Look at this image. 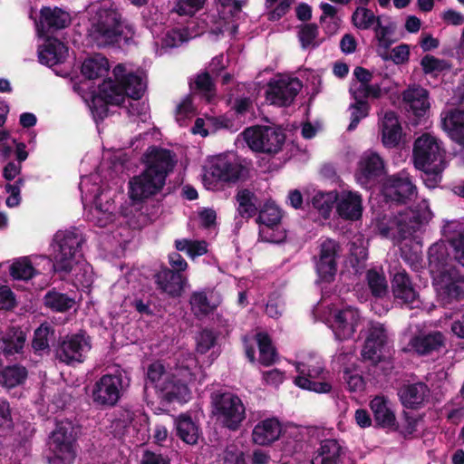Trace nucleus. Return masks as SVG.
<instances>
[{
	"label": "nucleus",
	"mask_w": 464,
	"mask_h": 464,
	"mask_svg": "<svg viewBox=\"0 0 464 464\" xmlns=\"http://www.w3.org/2000/svg\"><path fill=\"white\" fill-rule=\"evenodd\" d=\"M113 75L121 84L107 81L101 86L100 97H92L90 111L95 121H102L108 114V104L119 105L126 96L131 98L127 106L128 113L136 116L141 121L149 118V106L140 99L147 87L146 75L143 71L132 72L126 65L118 64L113 68Z\"/></svg>",
	"instance_id": "1"
},
{
	"label": "nucleus",
	"mask_w": 464,
	"mask_h": 464,
	"mask_svg": "<svg viewBox=\"0 0 464 464\" xmlns=\"http://www.w3.org/2000/svg\"><path fill=\"white\" fill-rule=\"evenodd\" d=\"M204 377L197 359L189 353L182 354L176 366L169 371L160 362H155L147 372L148 382L168 401H188L190 399L189 385L195 382H201Z\"/></svg>",
	"instance_id": "2"
},
{
	"label": "nucleus",
	"mask_w": 464,
	"mask_h": 464,
	"mask_svg": "<svg viewBox=\"0 0 464 464\" xmlns=\"http://www.w3.org/2000/svg\"><path fill=\"white\" fill-rule=\"evenodd\" d=\"M84 239L76 229L58 231L53 238V269L58 272H73V284L88 287L92 283L91 266L82 259L81 246Z\"/></svg>",
	"instance_id": "3"
},
{
	"label": "nucleus",
	"mask_w": 464,
	"mask_h": 464,
	"mask_svg": "<svg viewBox=\"0 0 464 464\" xmlns=\"http://www.w3.org/2000/svg\"><path fill=\"white\" fill-rule=\"evenodd\" d=\"M143 160L145 169L129 182V195L134 201H142L158 194L175 162L169 150L156 147L147 150Z\"/></svg>",
	"instance_id": "4"
},
{
	"label": "nucleus",
	"mask_w": 464,
	"mask_h": 464,
	"mask_svg": "<svg viewBox=\"0 0 464 464\" xmlns=\"http://www.w3.org/2000/svg\"><path fill=\"white\" fill-rule=\"evenodd\" d=\"M87 35L102 47L117 43L122 34L121 14L112 0H95L85 8Z\"/></svg>",
	"instance_id": "5"
},
{
	"label": "nucleus",
	"mask_w": 464,
	"mask_h": 464,
	"mask_svg": "<svg viewBox=\"0 0 464 464\" xmlns=\"http://www.w3.org/2000/svg\"><path fill=\"white\" fill-rule=\"evenodd\" d=\"M429 267L438 296L444 304L464 297V276L448 261L443 244L437 243L430 247Z\"/></svg>",
	"instance_id": "6"
},
{
	"label": "nucleus",
	"mask_w": 464,
	"mask_h": 464,
	"mask_svg": "<svg viewBox=\"0 0 464 464\" xmlns=\"http://www.w3.org/2000/svg\"><path fill=\"white\" fill-rule=\"evenodd\" d=\"M413 162L423 172L426 187L436 188L441 181V174L448 166L447 152L443 143L436 136L424 133L413 145Z\"/></svg>",
	"instance_id": "7"
},
{
	"label": "nucleus",
	"mask_w": 464,
	"mask_h": 464,
	"mask_svg": "<svg viewBox=\"0 0 464 464\" xmlns=\"http://www.w3.org/2000/svg\"><path fill=\"white\" fill-rule=\"evenodd\" d=\"M99 173L82 178V201L89 221L98 227H106L115 218L116 207L109 191L102 188Z\"/></svg>",
	"instance_id": "8"
},
{
	"label": "nucleus",
	"mask_w": 464,
	"mask_h": 464,
	"mask_svg": "<svg viewBox=\"0 0 464 464\" xmlns=\"http://www.w3.org/2000/svg\"><path fill=\"white\" fill-rule=\"evenodd\" d=\"M431 217L432 213L428 202L422 200L415 209H405L393 218L384 216L377 221L376 226L383 237L399 242L411 238Z\"/></svg>",
	"instance_id": "9"
},
{
	"label": "nucleus",
	"mask_w": 464,
	"mask_h": 464,
	"mask_svg": "<svg viewBox=\"0 0 464 464\" xmlns=\"http://www.w3.org/2000/svg\"><path fill=\"white\" fill-rule=\"evenodd\" d=\"M295 370L298 375L294 382L299 388L316 393H329L332 391V383L326 378L328 372L321 356L308 354L295 363Z\"/></svg>",
	"instance_id": "10"
},
{
	"label": "nucleus",
	"mask_w": 464,
	"mask_h": 464,
	"mask_svg": "<svg viewBox=\"0 0 464 464\" xmlns=\"http://www.w3.org/2000/svg\"><path fill=\"white\" fill-rule=\"evenodd\" d=\"M76 433V428L70 420L56 424L48 441L47 459L50 464H74Z\"/></svg>",
	"instance_id": "11"
},
{
	"label": "nucleus",
	"mask_w": 464,
	"mask_h": 464,
	"mask_svg": "<svg viewBox=\"0 0 464 464\" xmlns=\"http://www.w3.org/2000/svg\"><path fill=\"white\" fill-rule=\"evenodd\" d=\"M110 69L108 60L102 54H94L84 60L82 65V73L86 78L79 84L74 86L75 91L82 96L84 102L90 108L92 97H100L101 86L107 81L111 80L114 83L121 84V82L115 80L114 75L98 83L95 87V81H99L108 74Z\"/></svg>",
	"instance_id": "12"
},
{
	"label": "nucleus",
	"mask_w": 464,
	"mask_h": 464,
	"mask_svg": "<svg viewBox=\"0 0 464 464\" xmlns=\"http://www.w3.org/2000/svg\"><path fill=\"white\" fill-rule=\"evenodd\" d=\"M221 9L209 11L201 18L203 32H208L214 38H218L227 33L234 35L237 24L233 17L241 10V4L237 0H217Z\"/></svg>",
	"instance_id": "13"
},
{
	"label": "nucleus",
	"mask_w": 464,
	"mask_h": 464,
	"mask_svg": "<svg viewBox=\"0 0 464 464\" xmlns=\"http://www.w3.org/2000/svg\"><path fill=\"white\" fill-rule=\"evenodd\" d=\"M362 333L364 343L361 351L362 360L373 365L385 361L390 354L388 333L382 324L367 321Z\"/></svg>",
	"instance_id": "14"
},
{
	"label": "nucleus",
	"mask_w": 464,
	"mask_h": 464,
	"mask_svg": "<svg viewBox=\"0 0 464 464\" xmlns=\"http://www.w3.org/2000/svg\"><path fill=\"white\" fill-rule=\"evenodd\" d=\"M247 146L256 152L276 154L282 150L285 140L282 130L271 126H255L242 132Z\"/></svg>",
	"instance_id": "15"
},
{
	"label": "nucleus",
	"mask_w": 464,
	"mask_h": 464,
	"mask_svg": "<svg viewBox=\"0 0 464 464\" xmlns=\"http://www.w3.org/2000/svg\"><path fill=\"white\" fill-rule=\"evenodd\" d=\"M324 319L332 329L335 339L344 341L351 339L357 326L361 324L360 312L352 306L342 309L336 306H327L324 312Z\"/></svg>",
	"instance_id": "16"
},
{
	"label": "nucleus",
	"mask_w": 464,
	"mask_h": 464,
	"mask_svg": "<svg viewBox=\"0 0 464 464\" xmlns=\"http://www.w3.org/2000/svg\"><path fill=\"white\" fill-rule=\"evenodd\" d=\"M124 389L125 383L121 372L104 374L95 382L92 387V401L98 406H114L119 401Z\"/></svg>",
	"instance_id": "17"
},
{
	"label": "nucleus",
	"mask_w": 464,
	"mask_h": 464,
	"mask_svg": "<svg viewBox=\"0 0 464 464\" xmlns=\"http://www.w3.org/2000/svg\"><path fill=\"white\" fill-rule=\"evenodd\" d=\"M214 414L223 426L236 430L245 419L246 409L239 397L224 393L214 401Z\"/></svg>",
	"instance_id": "18"
},
{
	"label": "nucleus",
	"mask_w": 464,
	"mask_h": 464,
	"mask_svg": "<svg viewBox=\"0 0 464 464\" xmlns=\"http://www.w3.org/2000/svg\"><path fill=\"white\" fill-rule=\"evenodd\" d=\"M241 166L225 156L212 160L206 169L203 181L207 188L211 189L216 181L235 182L241 175Z\"/></svg>",
	"instance_id": "19"
},
{
	"label": "nucleus",
	"mask_w": 464,
	"mask_h": 464,
	"mask_svg": "<svg viewBox=\"0 0 464 464\" xmlns=\"http://www.w3.org/2000/svg\"><path fill=\"white\" fill-rule=\"evenodd\" d=\"M384 169L382 157L373 150H366L359 158L355 179L360 186L367 188L384 173Z\"/></svg>",
	"instance_id": "20"
},
{
	"label": "nucleus",
	"mask_w": 464,
	"mask_h": 464,
	"mask_svg": "<svg viewBox=\"0 0 464 464\" xmlns=\"http://www.w3.org/2000/svg\"><path fill=\"white\" fill-rule=\"evenodd\" d=\"M302 88L296 78L280 76L270 81L266 91V100L277 106L289 105Z\"/></svg>",
	"instance_id": "21"
},
{
	"label": "nucleus",
	"mask_w": 464,
	"mask_h": 464,
	"mask_svg": "<svg viewBox=\"0 0 464 464\" xmlns=\"http://www.w3.org/2000/svg\"><path fill=\"white\" fill-rule=\"evenodd\" d=\"M339 244L330 238L322 240L319 246L318 259L316 261V271L324 281H331L337 270V258L339 256Z\"/></svg>",
	"instance_id": "22"
},
{
	"label": "nucleus",
	"mask_w": 464,
	"mask_h": 464,
	"mask_svg": "<svg viewBox=\"0 0 464 464\" xmlns=\"http://www.w3.org/2000/svg\"><path fill=\"white\" fill-rule=\"evenodd\" d=\"M90 350L91 341L89 336L77 334L66 337L62 342L57 354L60 361L67 364H72L83 362Z\"/></svg>",
	"instance_id": "23"
},
{
	"label": "nucleus",
	"mask_w": 464,
	"mask_h": 464,
	"mask_svg": "<svg viewBox=\"0 0 464 464\" xmlns=\"http://www.w3.org/2000/svg\"><path fill=\"white\" fill-rule=\"evenodd\" d=\"M383 196L392 201H405L416 195V187L406 171L386 179L382 186Z\"/></svg>",
	"instance_id": "24"
},
{
	"label": "nucleus",
	"mask_w": 464,
	"mask_h": 464,
	"mask_svg": "<svg viewBox=\"0 0 464 464\" xmlns=\"http://www.w3.org/2000/svg\"><path fill=\"white\" fill-rule=\"evenodd\" d=\"M281 218V211L276 204L272 202L265 204L258 215V222L260 223L259 235L262 240L278 243L284 239L285 234L283 232L270 234V230L277 228Z\"/></svg>",
	"instance_id": "25"
},
{
	"label": "nucleus",
	"mask_w": 464,
	"mask_h": 464,
	"mask_svg": "<svg viewBox=\"0 0 464 464\" xmlns=\"http://www.w3.org/2000/svg\"><path fill=\"white\" fill-rule=\"evenodd\" d=\"M283 434V424L276 417L259 420L253 428L251 440L258 446H270L277 441Z\"/></svg>",
	"instance_id": "26"
},
{
	"label": "nucleus",
	"mask_w": 464,
	"mask_h": 464,
	"mask_svg": "<svg viewBox=\"0 0 464 464\" xmlns=\"http://www.w3.org/2000/svg\"><path fill=\"white\" fill-rule=\"evenodd\" d=\"M392 294L396 300L410 308L418 307L420 304L419 295L414 289L407 273L398 271L394 274L392 282Z\"/></svg>",
	"instance_id": "27"
},
{
	"label": "nucleus",
	"mask_w": 464,
	"mask_h": 464,
	"mask_svg": "<svg viewBox=\"0 0 464 464\" xmlns=\"http://www.w3.org/2000/svg\"><path fill=\"white\" fill-rule=\"evenodd\" d=\"M336 212L344 219H359L362 213V196L356 191L347 189L338 192Z\"/></svg>",
	"instance_id": "28"
},
{
	"label": "nucleus",
	"mask_w": 464,
	"mask_h": 464,
	"mask_svg": "<svg viewBox=\"0 0 464 464\" xmlns=\"http://www.w3.org/2000/svg\"><path fill=\"white\" fill-rule=\"evenodd\" d=\"M441 232L452 247L455 260L464 267V220H445Z\"/></svg>",
	"instance_id": "29"
},
{
	"label": "nucleus",
	"mask_w": 464,
	"mask_h": 464,
	"mask_svg": "<svg viewBox=\"0 0 464 464\" xmlns=\"http://www.w3.org/2000/svg\"><path fill=\"white\" fill-rule=\"evenodd\" d=\"M68 56L67 46L56 38L47 37L39 45L38 58L41 63L53 66L63 63Z\"/></svg>",
	"instance_id": "30"
},
{
	"label": "nucleus",
	"mask_w": 464,
	"mask_h": 464,
	"mask_svg": "<svg viewBox=\"0 0 464 464\" xmlns=\"http://www.w3.org/2000/svg\"><path fill=\"white\" fill-rule=\"evenodd\" d=\"M441 125L449 137L462 146L461 160L464 164V111L455 109L443 111Z\"/></svg>",
	"instance_id": "31"
},
{
	"label": "nucleus",
	"mask_w": 464,
	"mask_h": 464,
	"mask_svg": "<svg viewBox=\"0 0 464 464\" xmlns=\"http://www.w3.org/2000/svg\"><path fill=\"white\" fill-rule=\"evenodd\" d=\"M379 123L383 145L388 148L397 146L401 139L402 130L395 112H380Z\"/></svg>",
	"instance_id": "32"
},
{
	"label": "nucleus",
	"mask_w": 464,
	"mask_h": 464,
	"mask_svg": "<svg viewBox=\"0 0 464 464\" xmlns=\"http://www.w3.org/2000/svg\"><path fill=\"white\" fill-rule=\"evenodd\" d=\"M430 389L423 382L403 385L399 391L401 403L408 408L423 406L430 399Z\"/></svg>",
	"instance_id": "33"
},
{
	"label": "nucleus",
	"mask_w": 464,
	"mask_h": 464,
	"mask_svg": "<svg viewBox=\"0 0 464 464\" xmlns=\"http://www.w3.org/2000/svg\"><path fill=\"white\" fill-rule=\"evenodd\" d=\"M40 263L46 264L49 268H53L51 260L46 257H34L31 260L29 257H20L15 259L9 266L10 276L14 280L27 281L36 274V266Z\"/></svg>",
	"instance_id": "34"
},
{
	"label": "nucleus",
	"mask_w": 464,
	"mask_h": 464,
	"mask_svg": "<svg viewBox=\"0 0 464 464\" xmlns=\"http://www.w3.org/2000/svg\"><path fill=\"white\" fill-rule=\"evenodd\" d=\"M370 408L378 426L382 428H394L396 417L391 401L382 395L375 396L370 401Z\"/></svg>",
	"instance_id": "35"
},
{
	"label": "nucleus",
	"mask_w": 464,
	"mask_h": 464,
	"mask_svg": "<svg viewBox=\"0 0 464 464\" xmlns=\"http://www.w3.org/2000/svg\"><path fill=\"white\" fill-rule=\"evenodd\" d=\"M159 287L171 296H179L187 285L188 280L183 275L170 269H163L156 276Z\"/></svg>",
	"instance_id": "36"
},
{
	"label": "nucleus",
	"mask_w": 464,
	"mask_h": 464,
	"mask_svg": "<svg viewBox=\"0 0 464 464\" xmlns=\"http://www.w3.org/2000/svg\"><path fill=\"white\" fill-rule=\"evenodd\" d=\"M403 101L416 116L424 115L430 109L428 92L420 86H411L404 91Z\"/></svg>",
	"instance_id": "37"
},
{
	"label": "nucleus",
	"mask_w": 464,
	"mask_h": 464,
	"mask_svg": "<svg viewBox=\"0 0 464 464\" xmlns=\"http://www.w3.org/2000/svg\"><path fill=\"white\" fill-rule=\"evenodd\" d=\"M157 29V27L153 29L152 34L155 44L160 45L161 49L178 47L191 37L186 29L168 28L161 35L159 34Z\"/></svg>",
	"instance_id": "38"
},
{
	"label": "nucleus",
	"mask_w": 464,
	"mask_h": 464,
	"mask_svg": "<svg viewBox=\"0 0 464 464\" xmlns=\"http://www.w3.org/2000/svg\"><path fill=\"white\" fill-rule=\"evenodd\" d=\"M177 435L187 444L194 445L198 442L200 431L197 422L186 414L179 415L175 420Z\"/></svg>",
	"instance_id": "39"
},
{
	"label": "nucleus",
	"mask_w": 464,
	"mask_h": 464,
	"mask_svg": "<svg viewBox=\"0 0 464 464\" xmlns=\"http://www.w3.org/2000/svg\"><path fill=\"white\" fill-rule=\"evenodd\" d=\"M443 344V335L440 332H433L414 337L411 348L419 354H427L438 350Z\"/></svg>",
	"instance_id": "40"
},
{
	"label": "nucleus",
	"mask_w": 464,
	"mask_h": 464,
	"mask_svg": "<svg viewBox=\"0 0 464 464\" xmlns=\"http://www.w3.org/2000/svg\"><path fill=\"white\" fill-rule=\"evenodd\" d=\"M24 342L23 331L12 328L0 339V350L6 357L13 356L22 352Z\"/></svg>",
	"instance_id": "41"
},
{
	"label": "nucleus",
	"mask_w": 464,
	"mask_h": 464,
	"mask_svg": "<svg viewBox=\"0 0 464 464\" xmlns=\"http://www.w3.org/2000/svg\"><path fill=\"white\" fill-rule=\"evenodd\" d=\"M341 447L335 440H324L316 450L312 464H337Z\"/></svg>",
	"instance_id": "42"
},
{
	"label": "nucleus",
	"mask_w": 464,
	"mask_h": 464,
	"mask_svg": "<svg viewBox=\"0 0 464 464\" xmlns=\"http://www.w3.org/2000/svg\"><path fill=\"white\" fill-rule=\"evenodd\" d=\"M394 27L392 23L383 24L381 17L375 23L374 32L377 40L376 51L382 58H387V49L393 44L392 34Z\"/></svg>",
	"instance_id": "43"
},
{
	"label": "nucleus",
	"mask_w": 464,
	"mask_h": 464,
	"mask_svg": "<svg viewBox=\"0 0 464 464\" xmlns=\"http://www.w3.org/2000/svg\"><path fill=\"white\" fill-rule=\"evenodd\" d=\"M123 417L130 420L127 431H136L137 441L140 443L144 442L150 436L149 420L147 415L141 411L130 412L126 411Z\"/></svg>",
	"instance_id": "44"
},
{
	"label": "nucleus",
	"mask_w": 464,
	"mask_h": 464,
	"mask_svg": "<svg viewBox=\"0 0 464 464\" xmlns=\"http://www.w3.org/2000/svg\"><path fill=\"white\" fill-rule=\"evenodd\" d=\"M40 14L41 22L55 29L66 27L71 21L70 14L58 7H43Z\"/></svg>",
	"instance_id": "45"
},
{
	"label": "nucleus",
	"mask_w": 464,
	"mask_h": 464,
	"mask_svg": "<svg viewBox=\"0 0 464 464\" xmlns=\"http://www.w3.org/2000/svg\"><path fill=\"white\" fill-rule=\"evenodd\" d=\"M218 304L219 298L213 294L207 296L204 292H195L190 297L191 309L197 316L209 314Z\"/></svg>",
	"instance_id": "46"
},
{
	"label": "nucleus",
	"mask_w": 464,
	"mask_h": 464,
	"mask_svg": "<svg viewBox=\"0 0 464 464\" xmlns=\"http://www.w3.org/2000/svg\"><path fill=\"white\" fill-rule=\"evenodd\" d=\"M338 192L336 191H316L313 196L311 202L313 207L317 209L319 214L324 218H329L334 204H336Z\"/></svg>",
	"instance_id": "47"
},
{
	"label": "nucleus",
	"mask_w": 464,
	"mask_h": 464,
	"mask_svg": "<svg viewBox=\"0 0 464 464\" xmlns=\"http://www.w3.org/2000/svg\"><path fill=\"white\" fill-rule=\"evenodd\" d=\"M44 302L46 307L56 311L65 312L73 307L75 301L67 295L51 290L44 295Z\"/></svg>",
	"instance_id": "48"
},
{
	"label": "nucleus",
	"mask_w": 464,
	"mask_h": 464,
	"mask_svg": "<svg viewBox=\"0 0 464 464\" xmlns=\"http://www.w3.org/2000/svg\"><path fill=\"white\" fill-rule=\"evenodd\" d=\"M175 247L178 251L185 252L192 259L208 252V243L205 240L177 239Z\"/></svg>",
	"instance_id": "49"
},
{
	"label": "nucleus",
	"mask_w": 464,
	"mask_h": 464,
	"mask_svg": "<svg viewBox=\"0 0 464 464\" xmlns=\"http://www.w3.org/2000/svg\"><path fill=\"white\" fill-rule=\"evenodd\" d=\"M368 286L375 297H382L387 294L388 285L382 269H370L366 274Z\"/></svg>",
	"instance_id": "50"
},
{
	"label": "nucleus",
	"mask_w": 464,
	"mask_h": 464,
	"mask_svg": "<svg viewBox=\"0 0 464 464\" xmlns=\"http://www.w3.org/2000/svg\"><path fill=\"white\" fill-rule=\"evenodd\" d=\"M26 374L27 372L24 367H7L0 372V383L7 388H13L22 383Z\"/></svg>",
	"instance_id": "51"
},
{
	"label": "nucleus",
	"mask_w": 464,
	"mask_h": 464,
	"mask_svg": "<svg viewBox=\"0 0 464 464\" xmlns=\"http://www.w3.org/2000/svg\"><path fill=\"white\" fill-rule=\"evenodd\" d=\"M237 201L238 203L237 211L241 217L248 218L256 214V206L252 192L247 189L238 191Z\"/></svg>",
	"instance_id": "52"
},
{
	"label": "nucleus",
	"mask_w": 464,
	"mask_h": 464,
	"mask_svg": "<svg viewBox=\"0 0 464 464\" xmlns=\"http://www.w3.org/2000/svg\"><path fill=\"white\" fill-rule=\"evenodd\" d=\"M256 342L259 347V361L264 365H270L275 361V349L269 336L265 333L256 334Z\"/></svg>",
	"instance_id": "53"
},
{
	"label": "nucleus",
	"mask_w": 464,
	"mask_h": 464,
	"mask_svg": "<svg viewBox=\"0 0 464 464\" xmlns=\"http://www.w3.org/2000/svg\"><path fill=\"white\" fill-rule=\"evenodd\" d=\"M379 16L364 7H357L352 15L353 24L360 30H367L375 24Z\"/></svg>",
	"instance_id": "54"
},
{
	"label": "nucleus",
	"mask_w": 464,
	"mask_h": 464,
	"mask_svg": "<svg viewBox=\"0 0 464 464\" xmlns=\"http://www.w3.org/2000/svg\"><path fill=\"white\" fill-rule=\"evenodd\" d=\"M343 380L347 390L351 392H361L365 389V380L355 368H344Z\"/></svg>",
	"instance_id": "55"
},
{
	"label": "nucleus",
	"mask_w": 464,
	"mask_h": 464,
	"mask_svg": "<svg viewBox=\"0 0 464 464\" xmlns=\"http://www.w3.org/2000/svg\"><path fill=\"white\" fill-rule=\"evenodd\" d=\"M53 332L47 324H41L34 332L33 347L35 351L41 352L49 349V339Z\"/></svg>",
	"instance_id": "56"
},
{
	"label": "nucleus",
	"mask_w": 464,
	"mask_h": 464,
	"mask_svg": "<svg viewBox=\"0 0 464 464\" xmlns=\"http://www.w3.org/2000/svg\"><path fill=\"white\" fill-rule=\"evenodd\" d=\"M206 0H177L172 11L179 15L192 16L205 5Z\"/></svg>",
	"instance_id": "57"
},
{
	"label": "nucleus",
	"mask_w": 464,
	"mask_h": 464,
	"mask_svg": "<svg viewBox=\"0 0 464 464\" xmlns=\"http://www.w3.org/2000/svg\"><path fill=\"white\" fill-rule=\"evenodd\" d=\"M420 65L427 74H438L450 68V63L447 61L432 55H425L420 61Z\"/></svg>",
	"instance_id": "58"
},
{
	"label": "nucleus",
	"mask_w": 464,
	"mask_h": 464,
	"mask_svg": "<svg viewBox=\"0 0 464 464\" xmlns=\"http://www.w3.org/2000/svg\"><path fill=\"white\" fill-rule=\"evenodd\" d=\"M349 110L351 113V122L348 126V130H353L361 120L368 116L370 105L368 102H354L350 105Z\"/></svg>",
	"instance_id": "59"
},
{
	"label": "nucleus",
	"mask_w": 464,
	"mask_h": 464,
	"mask_svg": "<svg viewBox=\"0 0 464 464\" xmlns=\"http://www.w3.org/2000/svg\"><path fill=\"white\" fill-rule=\"evenodd\" d=\"M266 7L271 9L268 19L276 21L286 14L292 4L291 0H266Z\"/></svg>",
	"instance_id": "60"
},
{
	"label": "nucleus",
	"mask_w": 464,
	"mask_h": 464,
	"mask_svg": "<svg viewBox=\"0 0 464 464\" xmlns=\"http://www.w3.org/2000/svg\"><path fill=\"white\" fill-rule=\"evenodd\" d=\"M308 435V429L303 426H298L294 423H286L283 425L282 437L287 440H294L295 442H301L305 440Z\"/></svg>",
	"instance_id": "61"
},
{
	"label": "nucleus",
	"mask_w": 464,
	"mask_h": 464,
	"mask_svg": "<svg viewBox=\"0 0 464 464\" xmlns=\"http://www.w3.org/2000/svg\"><path fill=\"white\" fill-rule=\"evenodd\" d=\"M24 184L23 179H18L14 184L7 183L5 187L8 197L6 198L5 204L8 208H15L21 202V188Z\"/></svg>",
	"instance_id": "62"
},
{
	"label": "nucleus",
	"mask_w": 464,
	"mask_h": 464,
	"mask_svg": "<svg viewBox=\"0 0 464 464\" xmlns=\"http://www.w3.org/2000/svg\"><path fill=\"white\" fill-rule=\"evenodd\" d=\"M194 107L190 97H186L177 106L176 109V121L179 125H184L187 119L193 115Z\"/></svg>",
	"instance_id": "63"
},
{
	"label": "nucleus",
	"mask_w": 464,
	"mask_h": 464,
	"mask_svg": "<svg viewBox=\"0 0 464 464\" xmlns=\"http://www.w3.org/2000/svg\"><path fill=\"white\" fill-rule=\"evenodd\" d=\"M216 336L208 330H204L197 337V352L199 353H206L212 347L215 346Z\"/></svg>",
	"instance_id": "64"
}]
</instances>
